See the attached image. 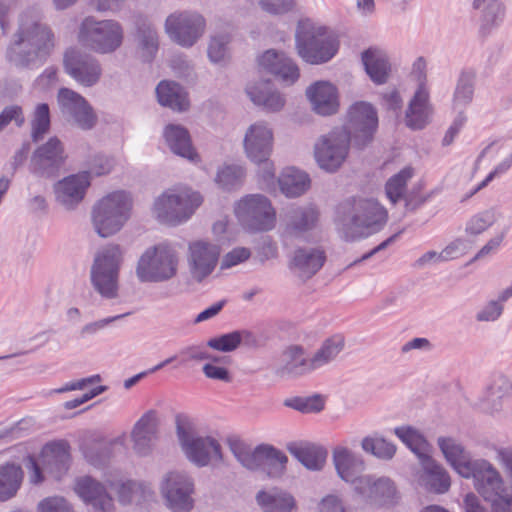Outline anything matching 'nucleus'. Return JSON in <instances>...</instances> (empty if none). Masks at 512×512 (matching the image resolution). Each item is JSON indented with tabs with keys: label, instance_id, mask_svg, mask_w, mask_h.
I'll return each instance as SVG.
<instances>
[{
	"label": "nucleus",
	"instance_id": "f257e3e1",
	"mask_svg": "<svg viewBox=\"0 0 512 512\" xmlns=\"http://www.w3.org/2000/svg\"><path fill=\"white\" fill-rule=\"evenodd\" d=\"M55 47L52 29L33 9L23 11L6 48L5 58L14 67L32 69L42 65Z\"/></svg>",
	"mask_w": 512,
	"mask_h": 512
},
{
	"label": "nucleus",
	"instance_id": "f03ea898",
	"mask_svg": "<svg viewBox=\"0 0 512 512\" xmlns=\"http://www.w3.org/2000/svg\"><path fill=\"white\" fill-rule=\"evenodd\" d=\"M295 46L302 60L318 65L330 61L336 55L339 40L331 29L310 19H302L296 27Z\"/></svg>",
	"mask_w": 512,
	"mask_h": 512
},
{
	"label": "nucleus",
	"instance_id": "7ed1b4c3",
	"mask_svg": "<svg viewBox=\"0 0 512 512\" xmlns=\"http://www.w3.org/2000/svg\"><path fill=\"white\" fill-rule=\"evenodd\" d=\"M203 197L194 189L179 186L157 196L151 208L152 216L161 224L178 226L186 223L202 205Z\"/></svg>",
	"mask_w": 512,
	"mask_h": 512
},
{
	"label": "nucleus",
	"instance_id": "20e7f679",
	"mask_svg": "<svg viewBox=\"0 0 512 512\" xmlns=\"http://www.w3.org/2000/svg\"><path fill=\"white\" fill-rule=\"evenodd\" d=\"M387 220V211L373 199H359L339 216L337 227L346 241H354L379 231Z\"/></svg>",
	"mask_w": 512,
	"mask_h": 512
},
{
	"label": "nucleus",
	"instance_id": "39448f33",
	"mask_svg": "<svg viewBox=\"0 0 512 512\" xmlns=\"http://www.w3.org/2000/svg\"><path fill=\"white\" fill-rule=\"evenodd\" d=\"M176 434L186 458L197 467L222 462L221 445L217 439L200 435L194 422L185 416L176 418Z\"/></svg>",
	"mask_w": 512,
	"mask_h": 512
},
{
	"label": "nucleus",
	"instance_id": "423d86ee",
	"mask_svg": "<svg viewBox=\"0 0 512 512\" xmlns=\"http://www.w3.org/2000/svg\"><path fill=\"white\" fill-rule=\"evenodd\" d=\"M132 198L125 191H114L94 203L91 209V223L102 238L118 233L130 218Z\"/></svg>",
	"mask_w": 512,
	"mask_h": 512
},
{
	"label": "nucleus",
	"instance_id": "0eeeda50",
	"mask_svg": "<svg viewBox=\"0 0 512 512\" xmlns=\"http://www.w3.org/2000/svg\"><path fill=\"white\" fill-rule=\"evenodd\" d=\"M179 256L175 248L160 243L148 247L138 259L136 276L142 283H162L178 273Z\"/></svg>",
	"mask_w": 512,
	"mask_h": 512
},
{
	"label": "nucleus",
	"instance_id": "6e6552de",
	"mask_svg": "<svg viewBox=\"0 0 512 512\" xmlns=\"http://www.w3.org/2000/svg\"><path fill=\"white\" fill-rule=\"evenodd\" d=\"M121 262L122 251L119 245L109 244L95 253L90 281L94 290L104 299H116L119 295Z\"/></svg>",
	"mask_w": 512,
	"mask_h": 512
},
{
	"label": "nucleus",
	"instance_id": "1a4fd4ad",
	"mask_svg": "<svg viewBox=\"0 0 512 512\" xmlns=\"http://www.w3.org/2000/svg\"><path fill=\"white\" fill-rule=\"evenodd\" d=\"M78 39L83 46L97 54H112L121 47L124 30L116 20H98L89 16L80 24Z\"/></svg>",
	"mask_w": 512,
	"mask_h": 512
},
{
	"label": "nucleus",
	"instance_id": "9d476101",
	"mask_svg": "<svg viewBox=\"0 0 512 512\" xmlns=\"http://www.w3.org/2000/svg\"><path fill=\"white\" fill-rule=\"evenodd\" d=\"M30 482L40 484L45 475L55 480H61L70 467L69 446L66 442H52L46 444L38 460L29 457Z\"/></svg>",
	"mask_w": 512,
	"mask_h": 512
},
{
	"label": "nucleus",
	"instance_id": "9b49d317",
	"mask_svg": "<svg viewBox=\"0 0 512 512\" xmlns=\"http://www.w3.org/2000/svg\"><path fill=\"white\" fill-rule=\"evenodd\" d=\"M471 476L474 481V488L494 506L512 504V489L507 486L500 472L487 460L478 459L471 469Z\"/></svg>",
	"mask_w": 512,
	"mask_h": 512
},
{
	"label": "nucleus",
	"instance_id": "f8f14e48",
	"mask_svg": "<svg viewBox=\"0 0 512 512\" xmlns=\"http://www.w3.org/2000/svg\"><path fill=\"white\" fill-rule=\"evenodd\" d=\"M349 133L345 128H333L318 138L314 145V156L319 167L335 172L347 158L350 147Z\"/></svg>",
	"mask_w": 512,
	"mask_h": 512
},
{
	"label": "nucleus",
	"instance_id": "ddd939ff",
	"mask_svg": "<svg viewBox=\"0 0 512 512\" xmlns=\"http://www.w3.org/2000/svg\"><path fill=\"white\" fill-rule=\"evenodd\" d=\"M206 20L195 11H175L165 20L164 30L168 37L184 48L195 45L204 35Z\"/></svg>",
	"mask_w": 512,
	"mask_h": 512
},
{
	"label": "nucleus",
	"instance_id": "4468645a",
	"mask_svg": "<svg viewBox=\"0 0 512 512\" xmlns=\"http://www.w3.org/2000/svg\"><path fill=\"white\" fill-rule=\"evenodd\" d=\"M235 214L252 231H269L276 223V213L270 200L261 194L247 195L239 200Z\"/></svg>",
	"mask_w": 512,
	"mask_h": 512
},
{
	"label": "nucleus",
	"instance_id": "2eb2a0df",
	"mask_svg": "<svg viewBox=\"0 0 512 512\" xmlns=\"http://www.w3.org/2000/svg\"><path fill=\"white\" fill-rule=\"evenodd\" d=\"M165 504L172 512H189L193 508L194 481L183 471L165 473L159 484Z\"/></svg>",
	"mask_w": 512,
	"mask_h": 512
},
{
	"label": "nucleus",
	"instance_id": "dca6fc26",
	"mask_svg": "<svg viewBox=\"0 0 512 512\" xmlns=\"http://www.w3.org/2000/svg\"><path fill=\"white\" fill-rule=\"evenodd\" d=\"M378 127V116L375 107L365 101L352 104L347 112L345 128L350 140L358 147L369 144Z\"/></svg>",
	"mask_w": 512,
	"mask_h": 512
},
{
	"label": "nucleus",
	"instance_id": "f3484780",
	"mask_svg": "<svg viewBox=\"0 0 512 512\" xmlns=\"http://www.w3.org/2000/svg\"><path fill=\"white\" fill-rule=\"evenodd\" d=\"M57 101L62 114L74 126L84 131L95 127L97 115L82 95L69 88H61L58 91Z\"/></svg>",
	"mask_w": 512,
	"mask_h": 512
},
{
	"label": "nucleus",
	"instance_id": "a211bd4d",
	"mask_svg": "<svg viewBox=\"0 0 512 512\" xmlns=\"http://www.w3.org/2000/svg\"><path fill=\"white\" fill-rule=\"evenodd\" d=\"M65 148L62 141L50 137L32 154L30 169L33 174L42 178H55L66 160Z\"/></svg>",
	"mask_w": 512,
	"mask_h": 512
},
{
	"label": "nucleus",
	"instance_id": "6ab92c4d",
	"mask_svg": "<svg viewBox=\"0 0 512 512\" xmlns=\"http://www.w3.org/2000/svg\"><path fill=\"white\" fill-rule=\"evenodd\" d=\"M65 72L83 87H93L101 79L102 66L91 54L76 48L68 49L64 54Z\"/></svg>",
	"mask_w": 512,
	"mask_h": 512
},
{
	"label": "nucleus",
	"instance_id": "aec40b11",
	"mask_svg": "<svg viewBox=\"0 0 512 512\" xmlns=\"http://www.w3.org/2000/svg\"><path fill=\"white\" fill-rule=\"evenodd\" d=\"M220 257V247L205 240L192 241L188 245L187 264L190 277L203 282L215 270Z\"/></svg>",
	"mask_w": 512,
	"mask_h": 512
},
{
	"label": "nucleus",
	"instance_id": "412c9836",
	"mask_svg": "<svg viewBox=\"0 0 512 512\" xmlns=\"http://www.w3.org/2000/svg\"><path fill=\"white\" fill-rule=\"evenodd\" d=\"M355 494L366 504L374 506H391L398 501V492L394 482L388 477L363 475L353 489Z\"/></svg>",
	"mask_w": 512,
	"mask_h": 512
},
{
	"label": "nucleus",
	"instance_id": "4be33fe9",
	"mask_svg": "<svg viewBox=\"0 0 512 512\" xmlns=\"http://www.w3.org/2000/svg\"><path fill=\"white\" fill-rule=\"evenodd\" d=\"M274 147V130L272 126L259 120L252 123L243 137V150L248 160L260 164L270 158Z\"/></svg>",
	"mask_w": 512,
	"mask_h": 512
},
{
	"label": "nucleus",
	"instance_id": "5701e85b",
	"mask_svg": "<svg viewBox=\"0 0 512 512\" xmlns=\"http://www.w3.org/2000/svg\"><path fill=\"white\" fill-rule=\"evenodd\" d=\"M90 181L87 172L69 175L59 180L54 184L56 202L65 210H74L83 201Z\"/></svg>",
	"mask_w": 512,
	"mask_h": 512
},
{
	"label": "nucleus",
	"instance_id": "b1692460",
	"mask_svg": "<svg viewBox=\"0 0 512 512\" xmlns=\"http://www.w3.org/2000/svg\"><path fill=\"white\" fill-rule=\"evenodd\" d=\"M158 433V418L154 410L144 413L131 431L133 451L140 457L149 456L155 446Z\"/></svg>",
	"mask_w": 512,
	"mask_h": 512
},
{
	"label": "nucleus",
	"instance_id": "393cba45",
	"mask_svg": "<svg viewBox=\"0 0 512 512\" xmlns=\"http://www.w3.org/2000/svg\"><path fill=\"white\" fill-rule=\"evenodd\" d=\"M74 490L85 504L97 511L110 512L113 509V498L106 491L105 486L90 476L76 479Z\"/></svg>",
	"mask_w": 512,
	"mask_h": 512
},
{
	"label": "nucleus",
	"instance_id": "a878e982",
	"mask_svg": "<svg viewBox=\"0 0 512 512\" xmlns=\"http://www.w3.org/2000/svg\"><path fill=\"white\" fill-rule=\"evenodd\" d=\"M259 66L287 85L299 78L298 66L283 52L274 49L265 51L258 59Z\"/></svg>",
	"mask_w": 512,
	"mask_h": 512
},
{
	"label": "nucleus",
	"instance_id": "bb28decb",
	"mask_svg": "<svg viewBox=\"0 0 512 512\" xmlns=\"http://www.w3.org/2000/svg\"><path fill=\"white\" fill-rule=\"evenodd\" d=\"M437 443L453 469L462 477L470 478L471 469L478 459H473L462 443L453 437H439Z\"/></svg>",
	"mask_w": 512,
	"mask_h": 512
},
{
	"label": "nucleus",
	"instance_id": "cd10ccee",
	"mask_svg": "<svg viewBox=\"0 0 512 512\" xmlns=\"http://www.w3.org/2000/svg\"><path fill=\"white\" fill-rule=\"evenodd\" d=\"M332 458L337 475L343 481L351 483L354 489L365 469L362 457L347 447L337 446L333 449Z\"/></svg>",
	"mask_w": 512,
	"mask_h": 512
},
{
	"label": "nucleus",
	"instance_id": "c85d7f7f",
	"mask_svg": "<svg viewBox=\"0 0 512 512\" xmlns=\"http://www.w3.org/2000/svg\"><path fill=\"white\" fill-rule=\"evenodd\" d=\"M313 111L322 116L335 114L339 108L336 87L328 81H317L306 89Z\"/></svg>",
	"mask_w": 512,
	"mask_h": 512
},
{
	"label": "nucleus",
	"instance_id": "c756f323",
	"mask_svg": "<svg viewBox=\"0 0 512 512\" xmlns=\"http://www.w3.org/2000/svg\"><path fill=\"white\" fill-rule=\"evenodd\" d=\"M325 260V253L320 248H299L294 252L291 269L297 277L308 280L322 268Z\"/></svg>",
	"mask_w": 512,
	"mask_h": 512
},
{
	"label": "nucleus",
	"instance_id": "7c9ffc66",
	"mask_svg": "<svg viewBox=\"0 0 512 512\" xmlns=\"http://www.w3.org/2000/svg\"><path fill=\"white\" fill-rule=\"evenodd\" d=\"M163 137L171 152L182 158L196 163L199 155L194 149L189 131L179 124H168L163 131Z\"/></svg>",
	"mask_w": 512,
	"mask_h": 512
},
{
	"label": "nucleus",
	"instance_id": "2f4dec72",
	"mask_svg": "<svg viewBox=\"0 0 512 512\" xmlns=\"http://www.w3.org/2000/svg\"><path fill=\"white\" fill-rule=\"evenodd\" d=\"M311 357H305L303 347L292 345L286 348L280 358L277 374L281 377H297L312 373L314 367L310 366Z\"/></svg>",
	"mask_w": 512,
	"mask_h": 512
},
{
	"label": "nucleus",
	"instance_id": "473e14b6",
	"mask_svg": "<svg viewBox=\"0 0 512 512\" xmlns=\"http://www.w3.org/2000/svg\"><path fill=\"white\" fill-rule=\"evenodd\" d=\"M431 115L429 92L425 85L420 84L406 110V125L414 130L422 129L430 122Z\"/></svg>",
	"mask_w": 512,
	"mask_h": 512
},
{
	"label": "nucleus",
	"instance_id": "72a5a7b5",
	"mask_svg": "<svg viewBox=\"0 0 512 512\" xmlns=\"http://www.w3.org/2000/svg\"><path fill=\"white\" fill-rule=\"evenodd\" d=\"M317 220L318 212L312 205L290 207L284 216L285 233L295 237L301 236L313 229Z\"/></svg>",
	"mask_w": 512,
	"mask_h": 512
},
{
	"label": "nucleus",
	"instance_id": "f704fd0d",
	"mask_svg": "<svg viewBox=\"0 0 512 512\" xmlns=\"http://www.w3.org/2000/svg\"><path fill=\"white\" fill-rule=\"evenodd\" d=\"M246 92L255 105L268 112H279L286 103L284 96L273 87L270 81H259L249 85Z\"/></svg>",
	"mask_w": 512,
	"mask_h": 512
},
{
	"label": "nucleus",
	"instance_id": "c9c22d12",
	"mask_svg": "<svg viewBox=\"0 0 512 512\" xmlns=\"http://www.w3.org/2000/svg\"><path fill=\"white\" fill-rule=\"evenodd\" d=\"M361 59L366 73L375 84L382 85L388 81L391 65L383 49L370 47L362 52Z\"/></svg>",
	"mask_w": 512,
	"mask_h": 512
},
{
	"label": "nucleus",
	"instance_id": "e433bc0d",
	"mask_svg": "<svg viewBox=\"0 0 512 512\" xmlns=\"http://www.w3.org/2000/svg\"><path fill=\"white\" fill-rule=\"evenodd\" d=\"M135 42L142 61L151 62L159 49V36L155 26L147 19L136 22Z\"/></svg>",
	"mask_w": 512,
	"mask_h": 512
},
{
	"label": "nucleus",
	"instance_id": "4c0bfd02",
	"mask_svg": "<svg viewBox=\"0 0 512 512\" xmlns=\"http://www.w3.org/2000/svg\"><path fill=\"white\" fill-rule=\"evenodd\" d=\"M111 489L115 490L121 504H142L151 500L154 491L150 483L135 480L110 482Z\"/></svg>",
	"mask_w": 512,
	"mask_h": 512
},
{
	"label": "nucleus",
	"instance_id": "58836bf2",
	"mask_svg": "<svg viewBox=\"0 0 512 512\" xmlns=\"http://www.w3.org/2000/svg\"><path fill=\"white\" fill-rule=\"evenodd\" d=\"M156 96L161 106L168 107L173 111L184 112L190 105L187 92L174 81L159 82L156 87Z\"/></svg>",
	"mask_w": 512,
	"mask_h": 512
},
{
	"label": "nucleus",
	"instance_id": "ea45409f",
	"mask_svg": "<svg viewBox=\"0 0 512 512\" xmlns=\"http://www.w3.org/2000/svg\"><path fill=\"white\" fill-rule=\"evenodd\" d=\"M475 83V70L463 69L460 72L452 97V108L458 114H465V109L472 103L475 92Z\"/></svg>",
	"mask_w": 512,
	"mask_h": 512
},
{
	"label": "nucleus",
	"instance_id": "a19ab883",
	"mask_svg": "<svg viewBox=\"0 0 512 512\" xmlns=\"http://www.w3.org/2000/svg\"><path fill=\"white\" fill-rule=\"evenodd\" d=\"M255 499L264 512H291L296 507L293 495L278 488L260 490Z\"/></svg>",
	"mask_w": 512,
	"mask_h": 512
},
{
	"label": "nucleus",
	"instance_id": "79ce46f5",
	"mask_svg": "<svg viewBox=\"0 0 512 512\" xmlns=\"http://www.w3.org/2000/svg\"><path fill=\"white\" fill-rule=\"evenodd\" d=\"M423 472L419 476V482L428 490L436 493H445L450 487V477L443 467L438 465L430 457L420 463Z\"/></svg>",
	"mask_w": 512,
	"mask_h": 512
},
{
	"label": "nucleus",
	"instance_id": "37998d69",
	"mask_svg": "<svg viewBox=\"0 0 512 512\" xmlns=\"http://www.w3.org/2000/svg\"><path fill=\"white\" fill-rule=\"evenodd\" d=\"M124 445L125 436L121 435L110 441H97L83 447V455L91 465L101 467L114 456L117 447L123 448Z\"/></svg>",
	"mask_w": 512,
	"mask_h": 512
},
{
	"label": "nucleus",
	"instance_id": "c03bdc74",
	"mask_svg": "<svg viewBox=\"0 0 512 512\" xmlns=\"http://www.w3.org/2000/svg\"><path fill=\"white\" fill-rule=\"evenodd\" d=\"M278 183L281 192L285 196L293 198L307 191L310 186V178L304 171L289 167L283 170L278 178Z\"/></svg>",
	"mask_w": 512,
	"mask_h": 512
},
{
	"label": "nucleus",
	"instance_id": "a18cd8bd",
	"mask_svg": "<svg viewBox=\"0 0 512 512\" xmlns=\"http://www.w3.org/2000/svg\"><path fill=\"white\" fill-rule=\"evenodd\" d=\"M345 347V338L343 335L336 334L325 339L321 346L311 356L310 366L315 371L319 370L337 359Z\"/></svg>",
	"mask_w": 512,
	"mask_h": 512
},
{
	"label": "nucleus",
	"instance_id": "49530a36",
	"mask_svg": "<svg viewBox=\"0 0 512 512\" xmlns=\"http://www.w3.org/2000/svg\"><path fill=\"white\" fill-rule=\"evenodd\" d=\"M288 450L303 466L312 471L321 470L325 464L326 451L315 445L291 444Z\"/></svg>",
	"mask_w": 512,
	"mask_h": 512
},
{
	"label": "nucleus",
	"instance_id": "de8ad7c7",
	"mask_svg": "<svg viewBox=\"0 0 512 512\" xmlns=\"http://www.w3.org/2000/svg\"><path fill=\"white\" fill-rule=\"evenodd\" d=\"M22 468L14 463L0 465V502L13 498L22 483Z\"/></svg>",
	"mask_w": 512,
	"mask_h": 512
},
{
	"label": "nucleus",
	"instance_id": "09e8293b",
	"mask_svg": "<svg viewBox=\"0 0 512 512\" xmlns=\"http://www.w3.org/2000/svg\"><path fill=\"white\" fill-rule=\"evenodd\" d=\"M394 432L418 457L420 463L431 457V446L418 430L410 426H401L395 428Z\"/></svg>",
	"mask_w": 512,
	"mask_h": 512
},
{
	"label": "nucleus",
	"instance_id": "8fccbe9b",
	"mask_svg": "<svg viewBox=\"0 0 512 512\" xmlns=\"http://www.w3.org/2000/svg\"><path fill=\"white\" fill-rule=\"evenodd\" d=\"M473 8L481 12L484 29L499 27L504 21L505 6L502 0H474Z\"/></svg>",
	"mask_w": 512,
	"mask_h": 512
},
{
	"label": "nucleus",
	"instance_id": "3c124183",
	"mask_svg": "<svg viewBox=\"0 0 512 512\" xmlns=\"http://www.w3.org/2000/svg\"><path fill=\"white\" fill-rule=\"evenodd\" d=\"M265 445H259L255 449L250 448L240 441L230 443V450L238 462L249 470H258L261 467Z\"/></svg>",
	"mask_w": 512,
	"mask_h": 512
},
{
	"label": "nucleus",
	"instance_id": "603ef678",
	"mask_svg": "<svg viewBox=\"0 0 512 512\" xmlns=\"http://www.w3.org/2000/svg\"><path fill=\"white\" fill-rule=\"evenodd\" d=\"M501 218V213L496 208H489L474 214L466 223L465 232L471 236H477L488 230Z\"/></svg>",
	"mask_w": 512,
	"mask_h": 512
},
{
	"label": "nucleus",
	"instance_id": "864d4df0",
	"mask_svg": "<svg viewBox=\"0 0 512 512\" xmlns=\"http://www.w3.org/2000/svg\"><path fill=\"white\" fill-rule=\"evenodd\" d=\"M287 461L288 458L283 452L265 445L260 469L265 471L269 477L277 478L284 473Z\"/></svg>",
	"mask_w": 512,
	"mask_h": 512
},
{
	"label": "nucleus",
	"instance_id": "5fc2aeb1",
	"mask_svg": "<svg viewBox=\"0 0 512 512\" xmlns=\"http://www.w3.org/2000/svg\"><path fill=\"white\" fill-rule=\"evenodd\" d=\"M50 110L46 103L38 104L33 112L31 120V139L33 142H39L49 132L50 129Z\"/></svg>",
	"mask_w": 512,
	"mask_h": 512
},
{
	"label": "nucleus",
	"instance_id": "6e6d98bb",
	"mask_svg": "<svg viewBox=\"0 0 512 512\" xmlns=\"http://www.w3.org/2000/svg\"><path fill=\"white\" fill-rule=\"evenodd\" d=\"M412 175L413 170L410 167H405L387 181L385 186L386 195L393 204L404 196L407 182Z\"/></svg>",
	"mask_w": 512,
	"mask_h": 512
},
{
	"label": "nucleus",
	"instance_id": "4d7b16f0",
	"mask_svg": "<svg viewBox=\"0 0 512 512\" xmlns=\"http://www.w3.org/2000/svg\"><path fill=\"white\" fill-rule=\"evenodd\" d=\"M361 447L366 453L382 460H390L396 453L395 445L381 437H365L361 442Z\"/></svg>",
	"mask_w": 512,
	"mask_h": 512
},
{
	"label": "nucleus",
	"instance_id": "13d9d810",
	"mask_svg": "<svg viewBox=\"0 0 512 512\" xmlns=\"http://www.w3.org/2000/svg\"><path fill=\"white\" fill-rule=\"evenodd\" d=\"M245 177V169L241 165L230 164L219 168L215 181L224 189H232L241 184Z\"/></svg>",
	"mask_w": 512,
	"mask_h": 512
},
{
	"label": "nucleus",
	"instance_id": "bf43d9fd",
	"mask_svg": "<svg viewBox=\"0 0 512 512\" xmlns=\"http://www.w3.org/2000/svg\"><path fill=\"white\" fill-rule=\"evenodd\" d=\"M251 333L246 330L233 331L230 333L223 334L218 337H214L208 340L207 346L209 348L221 351L231 352L234 351L242 342L244 337L250 336Z\"/></svg>",
	"mask_w": 512,
	"mask_h": 512
},
{
	"label": "nucleus",
	"instance_id": "052dcab7",
	"mask_svg": "<svg viewBox=\"0 0 512 512\" xmlns=\"http://www.w3.org/2000/svg\"><path fill=\"white\" fill-rule=\"evenodd\" d=\"M230 38L227 34H219L211 37L208 45V58L215 64H224L229 59L228 44Z\"/></svg>",
	"mask_w": 512,
	"mask_h": 512
},
{
	"label": "nucleus",
	"instance_id": "680f3d73",
	"mask_svg": "<svg viewBox=\"0 0 512 512\" xmlns=\"http://www.w3.org/2000/svg\"><path fill=\"white\" fill-rule=\"evenodd\" d=\"M285 406L302 413L319 412L324 407V401L319 395L311 397H294L284 402Z\"/></svg>",
	"mask_w": 512,
	"mask_h": 512
},
{
	"label": "nucleus",
	"instance_id": "e2e57ef3",
	"mask_svg": "<svg viewBox=\"0 0 512 512\" xmlns=\"http://www.w3.org/2000/svg\"><path fill=\"white\" fill-rule=\"evenodd\" d=\"M38 512H75L73 506L62 496H50L37 505Z\"/></svg>",
	"mask_w": 512,
	"mask_h": 512
},
{
	"label": "nucleus",
	"instance_id": "0e129e2a",
	"mask_svg": "<svg viewBox=\"0 0 512 512\" xmlns=\"http://www.w3.org/2000/svg\"><path fill=\"white\" fill-rule=\"evenodd\" d=\"M504 311V307L496 299L486 302L476 313L475 319L478 322L497 321Z\"/></svg>",
	"mask_w": 512,
	"mask_h": 512
},
{
	"label": "nucleus",
	"instance_id": "69168bd1",
	"mask_svg": "<svg viewBox=\"0 0 512 512\" xmlns=\"http://www.w3.org/2000/svg\"><path fill=\"white\" fill-rule=\"evenodd\" d=\"M296 0H258L262 11L270 15H283L293 10Z\"/></svg>",
	"mask_w": 512,
	"mask_h": 512
},
{
	"label": "nucleus",
	"instance_id": "338daca9",
	"mask_svg": "<svg viewBox=\"0 0 512 512\" xmlns=\"http://www.w3.org/2000/svg\"><path fill=\"white\" fill-rule=\"evenodd\" d=\"M130 315V312L119 314L115 316H110L102 319H98L93 322H89L85 324L79 331V335L82 338H85L87 336H93L105 329L108 325L125 318L126 316Z\"/></svg>",
	"mask_w": 512,
	"mask_h": 512
},
{
	"label": "nucleus",
	"instance_id": "774afa93",
	"mask_svg": "<svg viewBox=\"0 0 512 512\" xmlns=\"http://www.w3.org/2000/svg\"><path fill=\"white\" fill-rule=\"evenodd\" d=\"M486 390L505 399L512 394V382L506 375L498 374L494 376Z\"/></svg>",
	"mask_w": 512,
	"mask_h": 512
}]
</instances>
